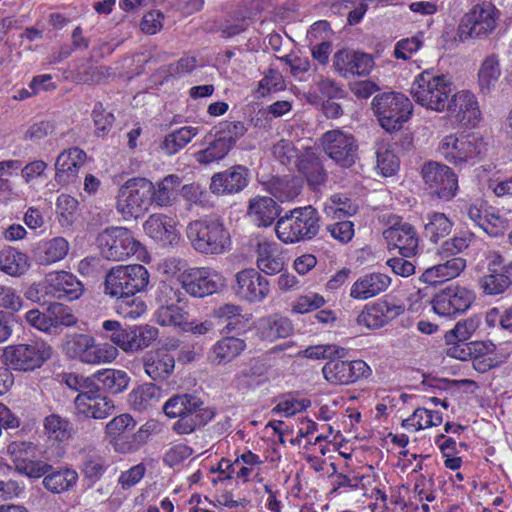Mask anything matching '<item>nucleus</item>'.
<instances>
[{
    "mask_svg": "<svg viewBox=\"0 0 512 512\" xmlns=\"http://www.w3.org/2000/svg\"><path fill=\"white\" fill-rule=\"evenodd\" d=\"M164 413L170 418H179L173 425L177 434H190L206 425L215 416V410L204 406L203 401L190 394L176 395L166 401Z\"/></svg>",
    "mask_w": 512,
    "mask_h": 512,
    "instance_id": "1",
    "label": "nucleus"
},
{
    "mask_svg": "<svg viewBox=\"0 0 512 512\" xmlns=\"http://www.w3.org/2000/svg\"><path fill=\"white\" fill-rule=\"evenodd\" d=\"M452 92L453 83L450 78L432 70H425L418 74L411 87L415 102L436 112L447 109Z\"/></svg>",
    "mask_w": 512,
    "mask_h": 512,
    "instance_id": "2",
    "label": "nucleus"
},
{
    "mask_svg": "<svg viewBox=\"0 0 512 512\" xmlns=\"http://www.w3.org/2000/svg\"><path fill=\"white\" fill-rule=\"evenodd\" d=\"M319 215L312 206L297 207L279 217L275 226L278 239L285 244L311 240L319 232Z\"/></svg>",
    "mask_w": 512,
    "mask_h": 512,
    "instance_id": "3",
    "label": "nucleus"
},
{
    "mask_svg": "<svg viewBox=\"0 0 512 512\" xmlns=\"http://www.w3.org/2000/svg\"><path fill=\"white\" fill-rule=\"evenodd\" d=\"M187 238L192 247L203 255H221L231 246V237L218 219L196 220L187 227Z\"/></svg>",
    "mask_w": 512,
    "mask_h": 512,
    "instance_id": "4",
    "label": "nucleus"
},
{
    "mask_svg": "<svg viewBox=\"0 0 512 512\" xmlns=\"http://www.w3.org/2000/svg\"><path fill=\"white\" fill-rule=\"evenodd\" d=\"M149 283V272L141 264L118 265L105 277L104 292L116 299H129L143 291Z\"/></svg>",
    "mask_w": 512,
    "mask_h": 512,
    "instance_id": "5",
    "label": "nucleus"
},
{
    "mask_svg": "<svg viewBox=\"0 0 512 512\" xmlns=\"http://www.w3.org/2000/svg\"><path fill=\"white\" fill-rule=\"evenodd\" d=\"M439 152L451 164L463 166L474 164L487 151V144L482 135L476 132L450 134L439 144Z\"/></svg>",
    "mask_w": 512,
    "mask_h": 512,
    "instance_id": "6",
    "label": "nucleus"
},
{
    "mask_svg": "<svg viewBox=\"0 0 512 512\" xmlns=\"http://www.w3.org/2000/svg\"><path fill=\"white\" fill-rule=\"evenodd\" d=\"M500 11L491 3L474 5L461 18L457 33L462 42L483 40L496 29Z\"/></svg>",
    "mask_w": 512,
    "mask_h": 512,
    "instance_id": "7",
    "label": "nucleus"
},
{
    "mask_svg": "<svg viewBox=\"0 0 512 512\" xmlns=\"http://www.w3.org/2000/svg\"><path fill=\"white\" fill-rule=\"evenodd\" d=\"M98 244L102 256L112 261H123L136 255L143 259L146 251L142 244L125 227H110L98 236Z\"/></svg>",
    "mask_w": 512,
    "mask_h": 512,
    "instance_id": "8",
    "label": "nucleus"
},
{
    "mask_svg": "<svg viewBox=\"0 0 512 512\" xmlns=\"http://www.w3.org/2000/svg\"><path fill=\"white\" fill-rule=\"evenodd\" d=\"M372 106L381 127L388 132L399 130L412 113L409 98L397 92L377 95Z\"/></svg>",
    "mask_w": 512,
    "mask_h": 512,
    "instance_id": "9",
    "label": "nucleus"
},
{
    "mask_svg": "<svg viewBox=\"0 0 512 512\" xmlns=\"http://www.w3.org/2000/svg\"><path fill=\"white\" fill-rule=\"evenodd\" d=\"M153 183L145 178L128 180L119 190L117 211L124 218H138L152 203Z\"/></svg>",
    "mask_w": 512,
    "mask_h": 512,
    "instance_id": "10",
    "label": "nucleus"
},
{
    "mask_svg": "<svg viewBox=\"0 0 512 512\" xmlns=\"http://www.w3.org/2000/svg\"><path fill=\"white\" fill-rule=\"evenodd\" d=\"M52 355V348L43 341H31L9 345L3 350L6 365L17 371H33L43 365Z\"/></svg>",
    "mask_w": 512,
    "mask_h": 512,
    "instance_id": "11",
    "label": "nucleus"
},
{
    "mask_svg": "<svg viewBox=\"0 0 512 512\" xmlns=\"http://www.w3.org/2000/svg\"><path fill=\"white\" fill-rule=\"evenodd\" d=\"M178 281L187 294L197 298L218 293L226 286L225 277L212 267H189L179 274Z\"/></svg>",
    "mask_w": 512,
    "mask_h": 512,
    "instance_id": "12",
    "label": "nucleus"
},
{
    "mask_svg": "<svg viewBox=\"0 0 512 512\" xmlns=\"http://www.w3.org/2000/svg\"><path fill=\"white\" fill-rule=\"evenodd\" d=\"M70 357L85 364L110 363L118 356L116 347L110 344H95V339L88 334H75L66 344Z\"/></svg>",
    "mask_w": 512,
    "mask_h": 512,
    "instance_id": "13",
    "label": "nucleus"
},
{
    "mask_svg": "<svg viewBox=\"0 0 512 512\" xmlns=\"http://www.w3.org/2000/svg\"><path fill=\"white\" fill-rule=\"evenodd\" d=\"M321 144L324 152L341 167H351L357 159L358 146L350 133L340 129L327 131Z\"/></svg>",
    "mask_w": 512,
    "mask_h": 512,
    "instance_id": "14",
    "label": "nucleus"
},
{
    "mask_svg": "<svg viewBox=\"0 0 512 512\" xmlns=\"http://www.w3.org/2000/svg\"><path fill=\"white\" fill-rule=\"evenodd\" d=\"M474 294L459 285H450L431 300L433 311L442 317H454L465 312L472 304Z\"/></svg>",
    "mask_w": 512,
    "mask_h": 512,
    "instance_id": "15",
    "label": "nucleus"
},
{
    "mask_svg": "<svg viewBox=\"0 0 512 512\" xmlns=\"http://www.w3.org/2000/svg\"><path fill=\"white\" fill-rule=\"evenodd\" d=\"M232 289L243 301L261 303L270 294V283L256 269L247 268L236 273Z\"/></svg>",
    "mask_w": 512,
    "mask_h": 512,
    "instance_id": "16",
    "label": "nucleus"
},
{
    "mask_svg": "<svg viewBox=\"0 0 512 512\" xmlns=\"http://www.w3.org/2000/svg\"><path fill=\"white\" fill-rule=\"evenodd\" d=\"M422 177L430 191L439 198L449 200L456 195L458 179L447 165L428 162L422 168Z\"/></svg>",
    "mask_w": 512,
    "mask_h": 512,
    "instance_id": "17",
    "label": "nucleus"
},
{
    "mask_svg": "<svg viewBox=\"0 0 512 512\" xmlns=\"http://www.w3.org/2000/svg\"><path fill=\"white\" fill-rule=\"evenodd\" d=\"M324 378L331 384L347 385L362 378H367L372 371L362 360L340 361L330 360L322 369Z\"/></svg>",
    "mask_w": 512,
    "mask_h": 512,
    "instance_id": "18",
    "label": "nucleus"
},
{
    "mask_svg": "<svg viewBox=\"0 0 512 512\" xmlns=\"http://www.w3.org/2000/svg\"><path fill=\"white\" fill-rule=\"evenodd\" d=\"M9 451L16 471L29 478L45 477L52 469L48 463L34 459L36 454L35 446L32 443H13L9 446Z\"/></svg>",
    "mask_w": 512,
    "mask_h": 512,
    "instance_id": "19",
    "label": "nucleus"
},
{
    "mask_svg": "<svg viewBox=\"0 0 512 512\" xmlns=\"http://www.w3.org/2000/svg\"><path fill=\"white\" fill-rule=\"evenodd\" d=\"M44 290L46 295L72 301L82 295L83 285L72 273L55 271L45 276Z\"/></svg>",
    "mask_w": 512,
    "mask_h": 512,
    "instance_id": "20",
    "label": "nucleus"
},
{
    "mask_svg": "<svg viewBox=\"0 0 512 512\" xmlns=\"http://www.w3.org/2000/svg\"><path fill=\"white\" fill-rule=\"evenodd\" d=\"M404 312L402 305L379 300L367 304L357 316V324L373 330L379 329Z\"/></svg>",
    "mask_w": 512,
    "mask_h": 512,
    "instance_id": "21",
    "label": "nucleus"
},
{
    "mask_svg": "<svg viewBox=\"0 0 512 512\" xmlns=\"http://www.w3.org/2000/svg\"><path fill=\"white\" fill-rule=\"evenodd\" d=\"M373 65V58L369 54L348 49L339 50L333 58L335 71L345 78L368 75Z\"/></svg>",
    "mask_w": 512,
    "mask_h": 512,
    "instance_id": "22",
    "label": "nucleus"
},
{
    "mask_svg": "<svg viewBox=\"0 0 512 512\" xmlns=\"http://www.w3.org/2000/svg\"><path fill=\"white\" fill-rule=\"evenodd\" d=\"M86 159L85 151L78 147L63 150L55 160V181L62 186L74 183Z\"/></svg>",
    "mask_w": 512,
    "mask_h": 512,
    "instance_id": "23",
    "label": "nucleus"
},
{
    "mask_svg": "<svg viewBox=\"0 0 512 512\" xmlns=\"http://www.w3.org/2000/svg\"><path fill=\"white\" fill-rule=\"evenodd\" d=\"M143 229L149 238L163 246L177 244L180 238L176 219L162 213L150 215Z\"/></svg>",
    "mask_w": 512,
    "mask_h": 512,
    "instance_id": "24",
    "label": "nucleus"
},
{
    "mask_svg": "<svg viewBox=\"0 0 512 512\" xmlns=\"http://www.w3.org/2000/svg\"><path fill=\"white\" fill-rule=\"evenodd\" d=\"M389 249H397L404 257H412L417 253L418 237L414 227L406 222H398L383 232Z\"/></svg>",
    "mask_w": 512,
    "mask_h": 512,
    "instance_id": "25",
    "label": "nucleus"
},
{
    "mask_svg": "<svg viewBox=\"0 0 512 512\" xmlns=\"http://www.w3.org/2000/svg\"><path fill=\"white\" fill-rule=\"evenodd\" d=\"M450 113L463 125L476 126L481 120V110L475 94L468 90L455 93L447 107Z\"/></svg>",
    "mask_w": 512,
    "mask_h": 512,
    "instance_id": "26",
    "label": "nucleus"
},
{
    "mask_svg": "<svg viewBox=\"0 0 512 512\" xmlns=\"http://www.w3.org/2000/svg\"><path fill=\"white\" fill-rule=\"evenodd\" d=\"M248 185V170L242 165L233 166L211 178L210 190L216 195H230L242 191Z\"/></svg>",
    "mask_w": 512,
    "mask_h": 512,
    "instance_id": "27",
    "label": "nucleus"
},
{
    "mask_svg": "<svg viewBox=\"0 0 512 512\" xmlns=\"http://www.w3.org/2000/svg\"><path fill=\"white\" fill-rule=\"evenodd\" d=\"M391 278L384 273L370 272L358 277L350 287L349 296L357 301H366L385 292Z\"/></svg>",
    "mask_w": 512,
    "mask_h": 512,
    "instance_id": "28",
    "label": "nucleus"
},
{
    "mask_svg": "<svg viewBox=\"0 0 512 512\" xmlns=\"http://www.w3.org/2000/svg\"><path fill=\"white\" fill-rule=\"evenodd\" d=\"M76 414L84 418L104 419L112 414V400L101 395L99 390L86 395L78 394L74 400Z\"/></svg>",
    "mask_w": 512,
    "mask_h": 512,
    "instance_id": "29",
    "label": "nucleus"
},
{
    "mask_svg": "<svg viewBox=\"0 0 512 512\" xmlns=\"http://www.w3.org/2000/svg\"><path fill=\"white\" fill-rule=\"evenodd\" d=\"M246 348L247 344L244 339L226 336L210 347L207 359L214 366L227 365L240 356Z\"/></svg>",
    "mask_w": 512,
    "mask_h": 512,
    "instance_id": "30",
    "label": "nucleus"
},
{
    "mask_svg": "<svg viewBox=\"0 0 512 512\" xmlns=\"http://www.w3.org/2000/svg\"><path fill=\"white\" fill-rule=\"evenodd\" d=\"M145 373L154 381L166 380L174 371V356L166 349L148 351L143 356Z\"/></svg>",
    "mask_w": 512,
    "mask_h": 512,
    "instance_id": "31",
    "label": "nucleus"
},
{
    "mask_svg": "<svg viewBox=\"0 0 512 512\" xmlns=\"http://www.w3.org/2000/svg\"><path fill=\"white\" fill-rule=\"evenodd\" d=\"M264 460L261 457L245 449L242 453L237 454L234 460V476L235 480L247 483L251 481L262 482V466Z\"/></svg>",
    "mask_w": 512,
    "mask_h": 512,
    "instance_id": "32",
    "label": "nucleus"
},
{
    "mask_svg": "<svg viewBox=\"0 0 512 512\" xmlns=\"http://www.w3.org/2000/svg\"><path fill=\"white\" fill-rule=\"evenodd\" d=\"M466 267V260L453 257L444 263L427 268L421 275L422 282L436 285L458 277Z\"/></svg>",
    "mask_w": 512,
    "mask_h": 512,
    "instance_id": "33",
    "label": "nucleus"
},
{
    "mask_svg": "<svg viewBox=\"0 0 512 512\" xmlns=\"http://www.w3.org/2000/svg\"><path fill=\"white\" fill-rule=\"evenodd\" d=\"M247 215L257 226L268 227L279 215V206L272 197L256 196L249 201Z\"/></svg>",
    "mask_w": 512,
    "mask_h": 512,
    "instance_id": "34",
    "label": "nucleus"
},
{
    "mask_svg": "<svg viewBox=\"0 0 512 512\" xmlns=\"http://www.w3.org/2000/svg\"><path fill=\"white\" fill-rule=\"evenodd\" d=\"M70 244L61 236L41 240L35 249V258L41 265H52L63 260L69 253Z\"/></svg>",
    "mask_w": 512,
    "mask_h": 512,
    "instance_id": "35",
    "label": "nucleus"
},
{
    "mask_svg": "<svg viewBox=\"0 0 512 512\" xmlns=\"http://www.w3.org/2000/svg\"><path fill=\"white\" fill-rule=\"evenodd\" d=\"M256 252V263L260 271L268 275H274L282 271L284 261L275 242L266 239L258 240Z\"/></svg>",
    "mask_w": 512,
    "mask_h": 512,
    "instance_id": "36",
    "label": "nucleus"
},
{
    "mask_svg": "<svg viewBox=\"0 0 512 512\" xmlns=\"http://www.w3.org/2000/svg\"><path fill=\"white\" fill-rule=\"evenodd\" d=\"M258 329L263 339L275 341L290 336L293 332V325L288 318L274 314L261 318L258 322Z\"/></svg>",
    "mask_w": 512,
    "mask_h": 512,
    "instance_id": "37",
    "label": "nucleus"
},
{
    "mask_svg": "<svg viewBox=\"0 0 512 512\" xmlns=\"http://www.w3.org/2000/svg\"><path fill=\"white\" fill-rule=\"evenodd\" d=\"M501 76V68L497 55L487 56L478 70V86L480 93L489 95L496 87Z\"/></svg>",
    "mask_w": 512,
    "mask_h": 512,
    "instance_id": "38",
    "label": "nucleus"
},
{
    "mask_svg": "<svg viewBox=\"0 0 512 512\" xmlns=\"http://www.w3.org/2000/svg\"><path fill=\"white\" fill-rule=\"evenodd\" d=\"M443 417L439 411L427 408H416L413 413L402 421V427L410 432H417L438 426L442 423Z\"/></svg>",
    "mask_w": 512,
    "mask_h": 512,
    "instance_id": "39",
    "label": "nucleus"
},
{
    "mask_svg": "<svg viewBox=\"0 0 512 512\" xmlns=\"http://www.w3.org/2000/svg\"><path fill=\"white\" fill-rule=\"evenodd\" d=\"M78 481V473L70 468H61L48 472L43 478V486L49 492L61 494L71 490Z\"/></svg>",
    "mask_w": 512,
    "mask_h": 512,
    "instance_id": "40",
    "label": "nucleus"
},
{
    "mask_svg": "<svg viewBox=\"0 0 512 512\" xmlns=\"http://www.w3.org/2000/svg\"><path fill=\"white\" fill-rule=\"evenodd\" d=\"M30 267L29 257L16 249L7 248L0 251V270L12 277H19Z\"/></svg>",
    "mask_w": 512,
    "mask_h": 512,
    "instance_id": "41",
    "label": "nucleus"
},
{
    "mask_svg": "<svg viewBox=\"0 0 512 512\" xmlns=\"http://www.w3.org/2000/svg\"><path fill=\"white\" fill-rule=\"evenodd\" d=\"M136 425V422L129 414H121L114 417L106 424V434L115 440L114 446L116 451L126 453L132 451L131 445L125 446L122 443V435L131 432Z\"/></svg>",
    "mask_w": 512,
    "mask_h": 512,
    "instance_id": "42",
    "label": "nucleus"
},
{
    "mask_svg": "<svg viewBox=\"0 0 512 512\" xmlns=\"http://www.w3.org/2000/svg\"><path fill=\"white\" fill-rule=\"evenodd\" d=\"M93 377L101 384L103 390L111 394L122 393L130 382V377L125 371L112 368L98 370Z\"/></svg>",
    "mask_w": 512,
    "mask_h": 512,
    "instance_id": "43",
    "label": "nucleus"
},
{
    "mask_svg": "<svg viewBox=\"0 0 512 512\" xmlns=\"http://www.w3.org/2000/svg\"><path fill=\"white\" fill-rule=\"evenodd\" d=\"M181 179L177 175H168L153 184L152 202L161 207L170 206L176 199Z\"/></svg>",
    "mask_w": 512,
    "mask_h": 512,
    "instance_id": "44",
    "label": "nucleus"
},
{
    "mask_svg": "<svg viewBox=\"0 0 512 512\" xmlns=\"http://www.w3.org/2000/svg\"><path fill=\"white\" fill-rule=\"evenodd\" d=\"M453 225L452 220L444 213L432 212L424 218V233L430 241L437 243L451 233Z\"/></svg>",
    "mask_w": 512,
    "mask_h": 512,
    "instance_id": "45",
    "label": "nucleus"
},
{
    "mask_svg": "<svg viewBox=\"0 0 512 512\" xmlns=\"http://www.w3.org/2000/svg\"><path fill=\"white\" fill-rule=\"evenodd\" d=\"M199 133L198 127L184 126L170 134L166 135L163 139L160 148L167 155H174L182 150L192 139Z\"/></svg>",
    "mask_w": 512,
    "mask_h": 512,
    "instance_id": "46",
    "label": "nucleus"
},
{
    "mask_svg": "<svg viewBox=\"0 0 512 512\" xmlns=\"http://www.w3.org/2000/svg\"><path fill=\"white\" fill-rule=\"evenodd\" d=\"M159 400L160 390L152 383L140 385L129 393V402L138 411L155 405Z\"/></svg>",
    "mask_w": 512,
    "mask_h": 512,
    "instance_id": "47",
    "label": "nucleus"
},
{
    "mask_svg": "<svg viewBox=\"0 0 512 512\" xmlns=\"http://www.w3.org/2000/svg\"><path fill=\"white\" fill-rule=\"evenodd\" d=\"M358 206L346 195L337 193L331 195L323 206L324 213L333 219L349 217L357 212Z\"/></svg>",
    "mask_w": 512,
    "mask_h": 512,
    "instance_id": "48",
    "label": "nucleus"
},
{
    "mask_svg": "<svg viewBox=\"0 0 512 512\" xmlns=\"http://www.w3.org/2000/svg\"><path fill=\"white\" fill-rule=\"evenodd\" d=\"M377 169L384 177L394 175L399 169V159L394 153L392 145L379 142L376 145Z\"/></svg>",
    "mask_w": 512,
    "mask_h": 512,
    "instance_id": "49",
    "label": "nucleus"
},
{
    "mask_svg": "<svg viewBox=\"0 0 512 512\" xmlns=\"http://www.w3.org/2000/svg\"><path fill=\"white\" fill-rule=\"evenodd\" d=\"M78 200L68 194H61L56 200V216L62 227L71 226L78 216Z\"/></svg>",
    "mask_w": 512,
    "mask_h": 512,
    "instance_id": "50",
    "label": "nucleus"
},
{
    "mask_svg": "<svg viewBox=\"0 0 512 512\" xmlns=\"http://www.w3.org/2000/svg\"><path fill=\"white\" fill-rule=\"evenodd\" d=\"M230 150L231 142L218 137L207 148L196 152L194 157L199 164L208 165L225 158Z\"/></svg>",
    "mask_w": 512,
    "mask_h": 512,
    "instance_id": "51",
    "label": "nucleus"
},
{
    "mask_svg": "<svg viewBox=\"0 0 512 512\" xmlns=\"http://www.w3.org/2000/svg\"><path fill=\"white\" fill-rule=\"evenodd\" d=\"M156 321L162 326H179L184 328L188 313L179 305H160L155 313Z\"/></svg>",
    "mask_w": 512,
    "mask_h": 512,
    "instance_id": "52",
    "label": "nucleus"
},
{
    "mask_svg": "<svg viewBox=\"0 0 512 512\" xmlns=\"http://www.w3.org/2000/svg\"><path fill=\"white\" fill-rule=\"evenodd\" d=\"M158 329L150 325L130 327L128 352L148 347L156 340Z\"/></svg>",
    "mask_w": 512,
    "mask_h": 512,
    "instance_id": "53",
    "label": "nucleus"
},
{
    "mask_svg": "<svg viewBox=\"0 0 512 512\" xmlns=\"http://www.w3.org/2000/svg\"><path fill=\"white\" fill-rule=\"evenodd\" d=\"M101 336L110 340L115 346L120 347L123 351L128 352V343L130 328H123L120 322L116 320H105L102 323Z\"/></svg>",
    "mask_w": 512,
    "mask_h": 512,
    "instance_id": "54",
    "label": "nucleus"
},
{
    "mask_svg": "<svg viewBox=\"0 0 512 512\" xmlns=\"http://www.w3.org/2000/svg\"><path fill=\"white\" fill-rule=\"evenodd\" d=\"M480 228L488 235L498 237L503 235L508 228V220L500 214L499 210L489 206Z\"/></svg>",
    "mask_w": 512,
    "mask_h": 512,
    "instance_id": "55",
    "label": "nucleus"
},
{
    "mask_svg": "<svg viewBox=\"0 0 512 512\" xmlns=\"http://www.w3.org/2000/svg\"><path fill=\"white\" fill-rule=\"evenodd\" d=\"M45 432L57 441H65L70 437V423L56 414H51L44 421Z\"/></svg>",
    "mask_w": 512,
    "mask_h": 512,
    "instance_id": "56",
    "label": "nucleus"
},
{
    "mask_svg": "<svg viewBox=\"0 0 512 512\" xmlns=\"http://www.w3.org/2000/svg\"><path fill=\"white\" fill-rule=\"evenodd\" d=\"M511 284L507 273L504 272H488L483 276L480 285L483 291L489 295H497L503 293Z\"/></svg>",
    "mask_w": 512,
    "mask_h": 512,
    "instance_id": "57",
    "label": "nucleus"
},
{
    "mask_svg": "<svg viewBox=\"0 0 512 512\" xmlns=\"http://www.w3.org/2000/svg\"><path fill=\"white\" fill-rule=\"evenodd\" d=\"M304 355L310 359H331L344 358L348 355V350L335 344H323L310 346L305 349Z\"/></svg>",
    "mask_w": 512,
    "mask_h": 512,
    "instance_id": "58",
    "label": "nucleus"
},
{
    "mask_svg": "<svg viewBox=\"0 0 512 512\" xmlns=\"http://www.w3.org/2000/svg\"><path fill=\"white\" fill-rule=\"evenodd\" d=\"M424 33L399 40L394 47V56L397 59L408 60L423 46Z\"/></svg>",
    "mask_w": 512,
    "mask_h": 512,
    "instance_id": "59",
    "label": "nucleus"
},
{
    "mask_svg": "<svg viewBox=\"0 0 512 512\" xmlns=\"http://www.w3.org/2000/svg\"><path fill=\"white\" fill-rule=\"evenodd\" d=\"M48 315L52 322V329L58 326H72L77 322L69 307L54 302L48 306Z\"/></svg>",
    "mask_w": 512,
    "mask_h": 512,
    "instance_id": "60",
    "label": "nucleus"
},
{
    "mask_svg": "<svg viewBox=\"0 0 512 512\" xmlns=\"http://www.w3.org/2000/svg\"><path fill=\"white\" fill-rule=\"evenodd\" d=\"M325 304V299L318 293L309 292L296 298L292 304V312L305 314L314 311Z\"/></svg>",
    "mask_w": 512,
    "mask_h": 512,
    "instance_id": "61",
    "label": "nucleus"
},
{
    "mask_svg": "<svg viewBox=\"0 0 512 512\" xmlns=\"http://www.w3.org/2000/svg\"><path fill=\"white\" fill-rule=\"evenodd\" d=\"M474 238L471 232H461L443 242L440 253L445 255H455L467 249Z\"/></svg>",
    "mask_w": 512,
    "mask_h": 512,
    "instance_id": "62",
    "label": "nucleus"
},
{
    "mask_svg": "<svg viewBox=\"0 0 512 512\" xmlns=\"http://www.w3.org/2000/svg\"><path fill=\"white\" fill-rule=\"evenodd\" d=\"M95 378L93 375L91 377H86L83 375L69 373L65 376L66 385L78 392V394H90L97 390V386L95 384Z\"/></svg>",
    "mask_w": 512,
    "mask_h": 512,
    "instance_id": "63",
    "label": "nucleus"
},
{
    "mask_svg": "<svg viewBox=\"0 0 512 512\" xmlns=\"http://www.w3.org/2000/svg\"><path fill=\"white\" fill-rule=\"evenodd\" d=\"M272 152L283 165L297 163L298 151L289 140L281 139L273 146Z\"/></svg>",
    "mask_w": 512,
    "mask_h": 512,
    "instance_id": "64",
    "label": "nucleus"
}]
</instances>
